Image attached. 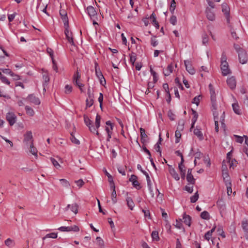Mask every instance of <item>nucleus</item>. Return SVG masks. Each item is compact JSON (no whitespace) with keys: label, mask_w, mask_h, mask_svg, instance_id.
Instances as JSON below:
<instances>
[{"label":"nucleus","mask_w":248,"mask_h":248,"mask_svg":"<svg viewBox=\"0 0 248 248\" xmlns=\"http://www.w3.org/2000/svg\"><path fill=\"white\" fill-rule=\"evenodd\" d=\"M25 110L26 111V113L30 116H33L34 114V111L33 109L28 106H25Z\"/></svg>","instance_id":"nucleus-27"},{"label":"nucleus","mask_w":248,"mask_h":248,"mask_svg":"<svg viewBox=\"0 0 248 248\" xmlns=\"http://www.w3.org/2000/svg\"><path fill=\"white\" fill-rule=\"evenodd\" d=\"M242 227L244 231L248 233V222L247 220H243L242 222Z\"/></svg>","instance_id":"nucleus-32"},{"label":"nucleus","mask_w":248,"mask_h":248,"mask_svg":"<svg viewBox=\"0 0 248 248\" xmlns=\"http://www.w3.org/2000/svg\"><path fill=\"white\" fill-rule=\"evenodd\" d=\"M0 79L4 83H5L7 85H9L10 84V82L8 80L7 78L3 75H1V76H0Z\"/></svg>","instance_id":"nucleus-56"},{"label":"nucleus","mask_w":248,"mask_h":248,"mask_svg":"<svg viewBox=\"0 0 248 248\" xmlns=\"http://www.w3.org/2000/svg\"><path fill=\"white\" fill-rule=\"evenodd\" d=\"M202 42L203 45H206L208 42V36L207 34L204 33L202 36Z\"/></svg>","instance_id":"nucleus-51"},{"label":"nucleus","mask_w":248,"mask_h":248,"mask_svg":"<svg viewBox=\"0 0 248 248\" xmlns=\"http://www.w3.org/2000/svg\"><path fill=\"white\" fill-rule=\"evenodd\" d=\"M78 206L77 203H74L72 204H68L67 206L64 209V211H67L69 208L75 214H77L78 212Z\"/></svg>","instance_id":"nucleus-11"},{"label":"nucleus","mask_w":248,"mask_h":248,"mask_svg":"<svg viewBox=\"0 0 248 248\" xmlns=\"http://www.w3.org/2000/svg\"><path fill=\"white\" fill-rule=\"evenodd\" d=\"M199 198V194L198 192H196L194 195L191 197L190 198V202L192 203L195 202Z\"/></svg>","instance_id":"nucleus-49"},{"label":"nucleus","mask_w":248,"mask_h":248,"mask_svg":"<svg viewBox=\"0 0 248 248\" xmlns=\"http://www.w3.org/2000/svg\"><path fill=\"white\" fill-rule=\"evenodd\" d=\"M184 162V158H182V160H181L180 163L179 164V169L180 171V172L183 171H186V170L185 169V166L183 165V163Z\"/></svg>","instance_id":"nucleus-45"},{"label":"nucleus","mask_w":248,"mask_h":248,"mask_svg":"<svg viewBox=\"0 0 248 248\" xmlns=\"http://www.w3.org/2000/svg\"><path fill=\"white\" fill-rule=\"evenodd\" d=\"M201 217L204 219H209L210 215L208 212L204 211L201 213Z\"/></svg>","instance_id":"nucleus-44"},{"label":"nucleus","mask_w":248,"mask_h":248,"mask_svg":"<svg viewBox=\"0 0 248 248\" xmlns=\"http://www.w3.org/2000/svg\"><path fill=\"white\" fill-rule=\"evenodd\" d=\"M173 71V65L172 63L169 64L167 68L163 71L165 76H169Z\"/></svg>","instance_id":"nucleus-23"},{"label":"nucleus","mask_w":248,"mask_h":248,"mask_svg":"<svg viewBox=\"0 0 248 248\" xmlns=\"http://www.w3.org/2000/svg\"><path fill=\"white\" fill-rule=\"evenodd\" d=\"M86 11L88 15L90 16L92 19L93 17L96 16L97 15V12L96 10H95L94 8L92 6L87 7Z\"/></svg>","instance_id":"nucleus-14"},{"label":"nucleus","mask_w":248,"mask_h":248,"mask_svg":"<svg viewBox=\"0 0 248 248\" xmlns=\"http://www.w3.org/2000/svg\"><path fill=\"white\" fill-rule=\"evenodd\" d=\"M200 98H202L201 95H198L197 96L195 97L193 99L192 103L196 104L197 106L199 105L200 102Z\"/></svg>","instance_id":"nucleus-62"},{"label":"nucleus","mask_w":248,"mask_h":248,"mask_svg":"<svg viewBox=\"0 0 248 248\" xmlns=\"http://www.w3.org/2000/svg\"><path fill=\"white\" fill-rule=\"evenodd\" d=\"M100 121H101V116L97 114L96 118H95V128H96V130H97V129L100 126Z\"/></svg>","instance_id":"nucleus-34"},{"label":"nucleus","mask_w":248,"mask_h":248,"mask_svg":"<svg viewBox=\"0 0 248 248\" xmlns=\"http://www.w3.org/2000/svg\"><path fill=\"white\" fill-rule=\"evenodd\" d=\"M234 136L236 138V141L238 143H242L244 140V137H241L238 135H234Z\"/></svg>","instance_id":"nucleus-63"},{"label":"nucleus","mask_w":248,"mask_h":248,"mask_svg":"<svg viewBox=\"0 0 248 248\" xmlns=\"http://www.w3.org/2000/svg\"><path fill=\"white\" fill-rule=\"evenodd\" d=\"M110 188L112 189V191L111 193V200L112 201V202L114 204L116 203L117 202V194L115 190V186L114 184H113V185H110Z\"/></svg>","instance_id":"nucleus-17"},{"label":"nucleus","mask_w":248,"mask_h":248,"mask_svg":"<svg viewBox=\"0 0 248 248\" xmlns=\"http://www.w3.org/2000/svg\"><path fill=\"white\" fill-rule=\"evenodd\" d=\"M81 75L78 70L76 73L74 74L73 77V81H78V80H80Z\"/></svg>","instance_id":"nucleus-37"},{"label":"nucleus","mask_w":248,"mask_h":248,"mask_svg":"<svg viewBox=\"0 0 248 248\" xmlns=\"http://www.w3.org/2000/svg\"><path fill=\"white\" fill-rule=\"evenodd\" d=\"M175 3H176L175 0H171V4L170 7V11L171 14H173L174 12V10L176 7Z\"/></svg>","instance_id":"nucleus-46"},{"label":"nucleus","mask_w":248,"mask_h":248,"mask_svg":"<svg viewBox=\"0 0 248 248\" xmlns=\"http://www.w3.org/2000/svg\"><path fill=\"white\" fill-rule=\"evenodd\" d=\"M93 98L88 97L86 100V107H91L93 104Z\"/></svg>","instance_id":"nucleus-42"},{"label":"nucleus","mask_w":248,"mask_h":248,"mask_svg":"<svg viewBox=\"0 0 248 248\" xmlns=\"http://www.w3.org/2000/svg\"><path fill=\"white\" fill-rule=\"evenodd\" d=\"M84 121L86 125L89 127L90 131L93 133H95L96 135L99 136V132L96 130V128H95L93 125L92 121L88 118V117L84 115Z\"/></svg>","instance_id":"nucleus-3"},{"label":"nucleus","mask_w":248,"mask_h":248,"mask_svg":"<svg viewBox=\"0 0 248 248\" xmlns=\"http://www.w3.org/2000/svg\"><path fill=\"white\" fill-rule=\"evenodd\" d=\"M60 181L61 183V184L62 186L65 187L66 188H69L70 187V184L68 181H67L66 179H61L60 180Z\"/></svg>","instance_id":"nucleus-38"},{"label":"nucleus","mask_w":248,"mask_h":248,"mask_svg":"<svg viewBox=\"0 0 248 248\" xmlns=\"http://www.w3.org/2000/svg\"><path fill=\"white\" fill-rule=\"evenodd\" d=\"M194 134L196 135L200 140H202L203 139L202 133L199 129H195L194 130Z\"/></svg>","instance_id":"nucleus-28"},{"label":"nucleus","mask_w":248,"mask_h":248,"mask_svg":"<svg viewBox=\"0 0 248 248\" xmlns=\"http://www.w3.org/2000/svg\"><path fill=\"white\" fill-rule=\"evenodd\" d=\"M71 34L72 33L70 32L67 34H65V35L69 43H70L72 45H74L73 38L71 37Z\"/></svg>","instance_id":"nucleus-53"},{"label":"nucleus","mask_w":248,"mask_h":248,"mask_svg":"<svg viewBox=\"0 0 248 248\" xmlns=\"http://www.w3.org/2000/svg\"><path fill=\"white\" fill-rule=\"evenodd\" d=\"M239 62L242 64H245L248 60V57L245 50L240 49L238 51Z\"/></svg>","instance_id":"nucleus-4"},{"label":"nucleus","mask_w":248,"mask_h":248,"mask_svg":"<svg viewBox=\"0 0 248 248\" xmlns=\"http://www.w3.org/2000/svg\"><path fill=\"white\" fill-rule=\"evenodd\" d=\"M169 171L175 180H179L180 177L179 174L176 172L175 169L171 166L169 165Z\"/></svg>","instance_id":"nucleus-15"},{"label":"nucleus","mask_w":248,"mask_h":248,"mask_svg":"<svg viewBox=\"0 0 248 248\" xmlns=\"http://www.w3.org/2000/svg\"><path fill=\"white\" fill-rule=\"evenodd\" d=\"M222 177L223 178L224 182L225 183L231 182L230 178L227 170L223 169Z\"/></svg>","instance_id":"nucleus-21"},{"label":"nucleus","mask_w":248,"mask_h":248,"mask_svg":"<svg viewBox=\"0 0 248 248\" xmlns=\"http://www.w3.org/2000/svg\"><path fill=\"white\" fill-rule=\"evenodd\" d=\"M192 114L193 115V118L192 120V122H193V123H195L197 120L198 117V114L195 110L192 109Z\"/></svg>","instance_id":"nucleus-54"},{"label":"nucleus","mask_w":248,"mask_h":248,"mask_svg":"<svg viewBox=\"0 0 248 248\" xmlns=\"http://www.w3.org/2000/svg\"><path fill=\"white\" fill-rule=\"evenodd\" d=\"M209 89L210 90V97L212 102V110L217 109V105L216 103V95L215 91L212 84L209 85Z\"/></svg>","instance_id":"nucleus-2"},{"label":"nucleus","mask_w":248,"mask_h":248,"mask_svg":"<svg viewBox=\"0 0 248 248\" xmlns=\"http://www.w3.org/2000/svg\"><path fill=\"white\" fill-rule=\"evenodd\" d=\"M186 180L188 183V184L194 185L195 183L196 180L194 178L193 175H187Z\"/></svg>","instance_id":"nucleus-30"},{"label":"nucleus","mask_w":248,"mask_h":248,"mask_svg":"<svg viewBox=\"0 0 248 248\" xmlns=\"http://www.w3.org/2000/svg\"><path fill=\"white\" fill-rule=\"evenodd\" d=\"M180 221H178L177 219L176 220V223L174 225V226H175V227H176L177 228H178L179 229H181L183 228L184 231H185V229L183 227V224H182V222H181V219H180Z\"/></svg>","instance_id":"nucleus-52"},{"label":"nucleus","mask_w":248,"mask_h":248,"mask_svg":"<svg viewBox=\"0 0 248 248\" xmlns=\"http://www.w3.org/2000/svg\"><path fill=\"white\" fill-rule=\"evenodd\" d=\"M161 141H162V138H161L160 135H159V140L157 141V142L155 144V145L154 148L156 152L159 153L160 155H161V150H160V145L161 143Z\"/></svg>","instance_id":"nucleus-24"},{"label":"nucleus","mask_w":248,"mask_h":248,"mask_svg":"<svg viewBox=\"0 0 248 248\" xmlns=\"http://www.w3.org/2000/svg\"><path fill=\"white\" fill-rule=\"evenodd\" d=\"M143 173L145 175L146 178V180L147 182V186L149 188V190L151 193L153 192V188L152 187V182L150 179V176L148 173L146 171H143Z\"/></svg>","instance_id":"nucleus-19"},{"label":"nucleus","mask_w":248,"mask_h":248,"mask_svg":"<svg viewBox=\"0 0 248 248\" xmlns=\"http://www.w3.org/2000/svg\"><path fill=\"white\" fill-rule=\"evenodd\" d=\"M205 14L207 19L210 21H214L215 19V14L211 8L207 7L205 10Z\"/></svg>","instance_id":"nucleus-9"},{"label":"nucleus","mask_w":248,"mask_h":248,"mask_svg":"<svg viewBox=\"0 0 248 248\" xmlns=\"http://www.w3.org/2000/svg\"><path fill=\"white\" fill-rule=\"evenodd\" d=\"M23 99L35 105H38L40 104L39 99L36 97L33 94H29L26 98H23Z\"/></svg>","instance_id":"nucleus-6"},{"label":"nucleus","mask_w":248,"mask_h":248,"mask_svg":"<svg viewBox=\"0 0 248 248\" xmlns=\"http://www.w3.org/2000/svg\"><path fill=\"white\" fill-rule=\"evenodd\" d=\"M219 112L218 111H217ZM219 114H221L220 118L218 119V121L221 122V123L223 124H224V118H225V111L224 110H222L221 109L219 110Z\"/></svg>","instance_id":"nucleus-39"},{"label":"nucleus","mask_w":248,"mask_h":248,"mask_svg":"<svg viewBox=\"0 0 248 248\" xmlns=\"http://www.w3.org/2000/svg\"><path fill=\"white\" fill-rule=\"evenodd\" d=\"M2 72L5 74H9L11 77H14V73L11 71L9 69H1Z\"/></svg>","instance_id":"nucleus-58"},{"label":"nucleus","mask_w":248,"mask_h":248,"mask_svg":"<svg viewBox=\"0 0 248 248\" xmlns=\"http://www.w3.org/2000/svg\"><path fill=\"white\" fill-rule=\"evenodd\" d=\"M126 202H127V205L128 206L129 208L132 210L133 209V208L135 206V204L130 197H127L126 198Z\"/></svg>","instance_id":"nucleus-25"},{"label":"nucleus","mask_w":248,"mask_h":248,"mask_svg":"<svg viewBox=\"0 0 248 248\" xmlns=\"http://www.w3.org/2000/svg\"><path fill=\"white\" fill-rule=\"evenodd\" d=\"M222 11L226 16L228 23H229V8L226 3L222 4Z\"/></svg>","instance_id":"nucleus-16"},{"label":"nucleus","mask_w":248,"mask_h":248,"mask_svg":"<svg viewBox=\"0 0 248 248\" xmlns=\"http://www.w3.org/2000/svg\"><path fill=\"white\" fill-rule=\"evenodd\" d=\"M175 137H176L175 143H178L180 141L179 139L181 137V134L179 131L176 130L175 131Z\"/></svg>","instance_id":"nucleus-61"},{"label":"nucleus","mask_w":248,"mask_h":248,"mask_svg":"<svg viewBox=\"0 0 248 248\" xmlns=\"http://www.w3.org/2000/svg\"><path fill=\"white\" fill-rule=\"evenodd\" d=\"M213 115H214V119L215 121V130L217 132L218 131V112L217 111V109H212Z\"/></svg>","instance_id":"nucleus-10"},{"label":"nucleus","mask_w":248,"mask_h":248,"mask_svg":"<svg viewBox=\"0 0 248 248\" xmlns=\"http://www.w3.org/2000/svg\"><path fill=\"white\" fill-rule=\"evenodd\" d=\"M153 240L158 241L159 237L158 236V232L157 231H153L151 234Z\"/></svg>","instance_id":"nucleus-47"},{"label":"nucleus","mask_w":248,"mask_h":248,"mask_svg":"<svg viewBox=\"0 0 248 248\" xmlns=\"http://www.w3.org/2000/svg\"><path fill=\"white\" fill-rule=\"evenodd\" d=\"M220 69L223 76H226L230 74L231 71L227 62V57L224 53L221 55Z\"/></svg>","instance_id":"nucleus-1"},{"label":"nucleus","mask_w":248,"mask_h":248,"mask_svg":"<svg viewBox=\"0 0 248 248\" xmlns=\"http://www.w3.org/2000/svg\"><path fill=\"white\" fill-rule=\"evenodd\" d=\"M150 20L153 22L154 25L156 29H159V26L158 23L156 20V16L154 13H153L150 17Z\"/></svg>","instance_id":"nucleus-22"},{"label":"nucleus","mask_w":248,"mask_h":248,"mask_svg":"<svg viewBox=\"0 0 248 248\" xmlns=\"http://www.w3.org/2000/svg\"><path fill=\"white\" fill-rule=\"evenodd\" d=\"M227 83L230 88L233 90L236 87V79L234 77H231L227 80Z\"/></svg>","instance_id":"nucleus-13"},{"label":"nucleus","mask_w":248,"mask_h":248,"mask_svg":"<svg viewBox=\"0 0 248 248\" xmlns=\"http://www.w3.org/2000/svg\"><path fill=\"white\" fill-rule=\"evenodd\" d=\"M4 243L5 245H6L8 247H13L15 246V242L11 238L7 239L5 241Z\"/></svg>","instance_id":"nucleus-29"},{"label":"nucleus","mask_w":248,"mask_h":248,"mask_svg":"<svg viewBox=\"0 0 248 248\" xmlns=\"http://www.w3.org/2000/svg\"><path fill=\"white\" fill-rule=\"evenodd\" d=\"M57 237V233L55 232H51L48 234H47L45 237L43 238V239L44 240L46 238H56Z\"/></svg>","instance_id":"nucleus-43"},{"label":"nucleus","mask_w":248,"mask_h":248,"mask_svg":"<svg viewBox=\"0 0 248 248\" xmlns=\"http://www.w3.org/2000/svg\"><path fill=\"white\" fill-rule=\"evenodd\" d=\"M61 18L63 22L64 26L69 27L68 18L67 17V15L65 16L62 17Z\"/></svg>","instance_id":"nucleus-55"},{"label":"nucleus","mask_w":248,"mask_h":248,"mask_svg":"<svg viewBox=\"0 0 248 248\" xmlns=\"http://www.w3.org/2000/svg\"><path fill=\"white\" fill-rule=\"evenodd\" d=\"M150 71L151 72V75L153 77L154 81L155 83L156 82H157L158 80L157 75V73L154 71L152 67V66H150Z\"/></svg>","instance_id":"nucleus-31"},{"label":"nucleus","mask_w":248,"mask_h":248,"mask_svg":"<svg viewBox=\"0 0 248 248\" xmlns=\"http://www.w3.org/2000/svg\"><path fill=\"white\" fill-rule=\"evenodd\" d=\"M217 205L221 212L224 211L226 209L225 204L222 199L218 200L217 202Z\"/></svg>","instance_id":"nucleus-20"},{"label":"nucleus","mask_w":248,"mask_h":248,"mask_svg":"<svg viewBox=\"0 0 248 248\" xmlns=\"http://www.w3.org/2000/svg\"><path fill=\"white\" fill-rule=\"evenodd\" d=\"M168 116L171 121H173L175 119V115L170 110H169L168 112Z\"/></svg>","instance_id":"nucleus-64"},{"label":"nucleus","mask_w":248,"mask_h":248,"mask_svg":"<svg viewBox=\"0 0 248 248\" xmlns=\"http://www.w3.org/2000/svg\"><path fill=\"white\" fill-rule=\"evenodd\" d=\"M184 64L186 67V71L191 75H193L195 74V70L192 66L190 64V62L189 61L186 60L184 61Z\"/></svg>","instance_id":"nucleus-12"},{"label":"nucleus","mask_w":248,"mask_h":248,"mask_svg":"<svg viewBox=\"0 0 248 248\" xmlns=\"http://www.w3.org/2000/svg\"><path fill=\"white\" fill-rule=\"evenodd\" d=\"M95 72L96 77L99 79L100 84L103 85V82L104 83H106V80L100 70L99 68L98 67V64L97 62L95 63Z\"/></svg>","instance_id":"nucleus-7"},{"label":"nucleus","mask_w":248,"mask_h":248,"mask_svg":"<svg viewBox=\"0 0 248 248\" xmlns=\"http://www.w3.org/2000/svg\"><path fill=\"white\" fill-rule=\"evenodd\" d=\"M43 78L44 80V82H45V83H44V86L45 87V84H47L48 82H49V77L48 76V75L46 74H44L43 75ZM44 90L45 91V88L44 87Z\"/></svg>","instance_id":"nucleus-50"},{"label":"nucleus","mask_w":248,"mask_h":248,"mask_svg":"<svg viewBox=\"0 0 248 248\" xmlns=\"http://www.w3.org/2000/svg\"><path fill=\"white\" fill-rule=\"evenodd\" d=\"M96 244L100 248H102L104 246V241L100 237H97L96 238Z\"/></svg>","instance_id":"nucleus-35"},{"label":"nucleus","mask_w":248,"mask_h":248,"mask_svg":"<svg viewBox=\"0 0 248 248\" xmlns=\"http://www.w3.org/2000/svg\"><path fill=\"white\" fill-rule=\"evenodd\" d=\"M24 141H31L32 142L31 140L32 139V133L31 131H28L24 135Z\"/></svg>","instance_id":"nucleus-26"},{"label":"nucleus","mask_w":248,"mask_h":248,"mask_svg":"<svg viewBox=\"0 0 248 248\" xmlns=\"http://www.w3.org/2000/svg\"><path fill=\"white\" fill-rule=\"evenodd\" d=\"M225 185L227 187V194L228 195L230 196L232 193V184L231 182L226 183H225Z\"/></svg>","instance_id":"nucleus-36"},{"label":"nucleus","mask_w":248,"mask_h":248,"mask_svg":"<svg viewBox=\"0 0 248 248\" xmlns=\"http://www.w3.org/2000/svg\"><path fill=\"white\" fill-rule=\"evenodd\" d=\"M6 118L10 125H14L16 120V116L13 112H8L6 114Z\"/></svg>","instance_id":"nucleus-8"},{"label":"nucleus","mask_w":248,"mask_h":248,"mask_svg":"<svg viewBox=\"0 0 248 248\" xmlns=\"http://www.w3.org/2000/svg\"><path fill=\"white\" fill-rule=\"evenodd\" d=\"M50 160L51 162H52V163L53 164V165H54V166L56 169H58L61 167V166L59 164V163H58V162L54 158L51 157L50 158Z\"/></svg>","instance_id":"nucleus-48"},{"label":"nucleus","mask_w":248,"mask_h":248,"mask_svg":"<svg viewBox=\"0 0 248 248\" xmlns=\"http://www.w3.org/2000/svg\"><path fill=\"white\" fill-rule=\"evenodd\" d=\"M106 124L108 126H106L105 128V130L108 135L107 141H109L110 139L111 138V135L112 133V130L113 128V124L110 121H107L106 122Z\"/></svg>","instance_id":"nucleus-5"},{"label":"nucleus","mask_w":248,"mask_h":248,"mask_svg":"<svg viewBox=\"0 0 248 248\" xmlns=\"http://www.w3.org/2000/svg\"><path fill=\"white\" fill-rule=\"evenodd\" d=\"M70 140L73 143L76 144H79L80 143L79 141L75 137L72 133L71 134Z\"/></svg>","instance_id":"nucleus-57"},{"label":"nucleus","mask_w":248,"mask_h":248,"mask_svg":"<svg viewBox=\"0 0 248 248\" xmlns=\"http://www.w3.org/2000/svg\"><path fill=\"white\" fill-rule=\"evenodd\" d=\"M183 220L184 223L188 227L191 226V217L186 213L183 215Z\"/></svg>","instance_id":"nucleus-18"},{"label":"nucleus","mask_w":248,"mask_h":248,"mask_svg":"<svg viewBox=\"0 0 248 248\" xmlns=\"http://www.w3.org/2000/svg\"><path fill=\"white\" fill-rule=\"evenodd\" d=\"M30 152L34 155L37 156V149L33 146V143L31 141L30 144Z\"/></svg>","instance_id":"nucleus-40"},{"label":"nucleus","mask_w":248,"mask_h":248,"mask_svg":"<svg viewBox=\"0 0 248 248\" xmlns=\"http://www.w3.org/2000/svg\"><path fill=\"white\" fill-rule=\"evenodd\" d=\"M232 108L234 112L237 114H241V110L239 109V106L238 104H233L232 105Z\"/></svg>","instance_id":"nucleus-33"},{"label":"nucleus","mask_w":248,"mask_h":248,"mask_svg":"<svg viewBox=\"0 0 248 248\" xmlns=\"http://www.w3.org/2000/svg\"><path fill=\"white\" fill-rule=\"evenodd\" d=\"M151 44L152 46L155 47L158 44V42L157 40H156V37L155 36H154L152 37L151 40Z\"/></svg>","instance_id":"nucleus-59"},{"label":"nucleus","mask_w":248,"mask_h":248,"mask_svg":"<svg viewBox=\"0 0 248 248\" xmlns=\"http://www.w3.org/2000/svg\"><path fill=\"white\" fill-rule=\"evenodd\" d=\"M104 172L106 175L108 176V181L109 182L110 185H113V184H114L112 176L107 171L106 169H105Z\"/></svg>","instance_id":"nucleus-41"},{"label":"nucleus","mask_w":248,"mask_h":248,"mask_svg":"<svg viewBox=\"0 0 248 248\" xmlns=\"http://www.w3.org/2000/svg\"><path fill=\"white\" fill-rule=\"evenodd\" d=\"M170 22L172 25H175L177 23L176 16L174 15L172 16L170 18Z\"/></svg>","instance_id":"nucleus-60"}]
</instances>
